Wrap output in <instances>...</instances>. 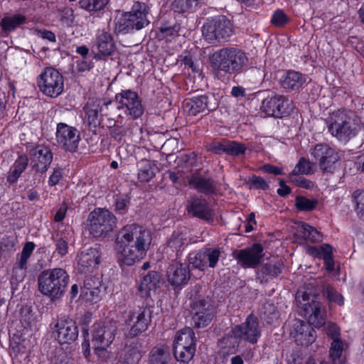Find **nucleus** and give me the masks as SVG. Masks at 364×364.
Listing matches in <instances>:
<instances>
[{
  "label": "nucleus",
  "instance_id": "nucleus-45",
  "mask_svg": "<svg viewBox=\"0 0 364 364\" xmlns=\"http://www.w3.org/2000/svg\"><path fill=\"white\" fill-rule=\"evenodd\" d=\"M108 3V0H80L79 6L88 11H100Z\"/></svg>",
  "mask_w": 364,
  "mask_h": 364
},
{
  "label": "nucleus",
  "instance_id": "nucleus-33",
  "mask_svg": "<svg viewBox=\"0 0 364 364\" xmlns=\"http://www.w3.org/2000/svg\"><path fill=\"white\" fill-rule=\"evenodd\" d=\"M280 262L266 263L261 267L257 273V277L261 282H267L269 280L277 277L282 270Z\"/></svg>",
  "mask_w": 364,
  "mask_h": 364
},
{
  "label": "nucleus",
  "instance_id": "nucleus-62",
  "mask_svg": "<svg viewBox=\"0 0 364 364\" xmlns=\"http://www.w3.org/2000/svg\"><path fill=\"white\" fill-rule=\"evenodd\" d=\"M250 183L255 188L266 190L269 188L268 183L265 181V180L259 176H253L250 178Z\"/></svg>",
  "mask_w": 364,
  "mask_h": 364
},
{
  "label": "nucleus",
  "instance_id": "nucleus-12",
  "mask_svg": "<svg viewBox=\"0 0 364 364\" xmlns=\"http://www.w3.org/2000/svg\"><path fill=\"white\" fill-rule=\"evenodd\" d=\"M152 311L150 307L136 306L128 311L126 323L130 326L128 336L134 338L145 331L151 321Z\"/></svg>",
  "mask_w": 364,
  "mask_h": 364
},
{
  "label": "nucleus",
  "instance_id": "nucleus-57",
  "mask_svg": "<svg viewBox=\"0 0 364 364\" xmlns=\"http://www.w3.org/2000/svg\"><path fill=\"white\" fill-rule=\"evenodd\" d=\"M299 173H295L294 174V171L289 175V178L291 182L295 183L296 186L302 187V188H309L311 182L302 176H299Z\"/></svg>",
  "mask_w": 364,
  "mask_h": 364
},
{
  "label": "nucleus",
  "instance_id": "nucleus-58",
  "mask_svg": "<svg viewBox=\"0 0 364 364\" xmlns=\"http://www.w3.org/2000/svg\"><path fill=\"white\" fill-rule=\"evenodd\" d=\"M34 247L35 245L33 242H26L23 247L20 259L18 260L21 264H27L28 259L32 254Z\"/></svg>",
  "mask_w": 364,
  "mask_h": 364
},
{
  "label": "nucleus",
  "instance_id": "nucleus-22",
  "mask_svg": "<svg viewBox=\"0 0 364 364\" xmlns=\"http://www.w3.org/2000/svg\"><path fill=\"white\" fill-rule=\"evenodd\" d=\"M295 341L301 346H308L315 341V331L307 323L296 320L290 332Z\"/></svg>",
  "mask_w": 364,
  "mask_h": 364
},
{
  "label": "nucleus",
  "instance_id": "nucleus-63",
  "mask_svg": "<svg viewBox=\"0 0 364 364\" xmlns=\"http://www.w3.org/2000/svg\"><path fill=\"white\" fill-rule=\"evenodd\" d=\"M326 333L333 340L340 339V329L334 323H329L326 328Z\"/></svg>",
  "mask_w": 364,
  "mask_h": 364
},
{
  "label": "nucleus",
  "instance_id": "nucleus-52",
  "mask_svg": "<svg viewBox=\"0 0 364 364\" xmlns=\"http://www.w3.org/2000/svg\"><path fill=\"white\" fill-rule=\"evenodd\" d=\"M312 166L313 164L309 160L301 158L292 171H294V174L299 173L300 174L308 175L313 173Z\"/></svg>",
  "mask_w": 364,
  "mask_h": 364
},
{
  "label": "nucleus",
  "instance_id": "nucleus-16",
  "mask_svg": "<svg viewBox=\"0 0 364 364\" xmlns=\"http://www.w3.org/2000/svg\"><path fill=\"white\" fill-rule=\"evenodd\" d=\"M80 132L73 127L65 123H59L56 129V141L63 149L74 152L78 146Z\"/></svg>",
  "mask_w": 364,
  "mask_h": 364
},
{
  "label": "nucleus",
  "instance_id": "nucleus-30",
  "mask_svg": "<svg viewBox=\"0 0 364 364\" xmlns=\"http://www.w3.org/2000/svg\"><path fill=\"white\" fill-rule=\"evenodd\" d=\"M196 348L195 333L191 328L186 327L176 333L173 348Z\"/></svg>",
  "mask_w": 364,
  "mask_h": 364
},
{
  "label": "nucleus",
  "instance_id": "nucleus-24",
  "mask_svg": "<svg viewBox=\"0 0 364 364\" xmlns=\"http://www.w3.org/2000/svg\"><path fill=\"white\" fill-rule=\"evenodd\" d=\"M100 253L96 248H85L77 255L78 269L82 272L95 268L100 263Z\"/></svg>",
  "mask_w": 364,
  "mask_h": 364
},
{
  "label": "nucleus",
  "instance_id": "nucleus-61",
  "mask_svg": "<svg viewBox=\"0 0 364 364\" xmlns=\"http://www.w3.org/2000/svg\"><path fill=\"white\" fill-rule=\"evenodd\" d=\"M159 30L165 37L173 36L177 35L178 26L176 24L172 26L163 24L160 26Z\"/></svg>",
  "mask_w": 364,
  "mask_h": 364
},
{
  "label": "nucleus",
  "instance_id": "nucleus-3",
  "mask_svg": "<svg viewBox=\"0 0 364 364\" xmlns=\"http://www.w3.org/2000/svg\"><path fill=\"white\" fill-rule=\"evenodd\" d=\"M68 282V274L61 268L44 270L38 277V290L51 300L58 299L65 292Z\"/></svg>",
  "mask_w": 364,
  "mask_h": 364
},
{
  "label": "nucleus",
  "instance_id": "nucleus-9",
  "mask_svg": "<svg viewBox=\"0 0 364 364\" xmlns=\"http://www.w3.org/2000/svg\"><path fill=\"white\" fill-rule=\"evenodd\" d=\"M296 302L303 309L305 316L316 327H321L325 323L322 304L314 299V296L307 293L303 289L296 294Z\"/></svg>",
  "mask_w": 364,
  "mask_h": 364
},
{
  "label": "nucleus",
  "instance_id": "nucleus-18",
  "mask_svg": "<svg viewBox=\"0 0 364 364\" xmlns=\"http://www.w3.org/2000/svg\"><path fill=\"white\" fill-rule=\"evenodd\" d=\"M53 333L60 344L71 343L78 337V328L76 323L69 318H59L55 325Z\"/></svg>",
  "mask_w": 364,
  "mask_h": 364
},
{
  "label": "nucleus",
  "instance_id": "nucleus-8",
  "mask_svg": "<svg viewBox=\"0 0 364 364\" xmlns=\"http://www.w3.org/2000/svg\"><path fill=\"white\" fill-rule=\"evenodd\" d=\"M202 33L209 43L221 40L226 41L233 33V26L225 16H220L207 20L202 27Z\"/></svg>",
  "mask_w": 364,
  "mask_h": 364
},
{
  "label": "nucleus",
  "instance_id": "nucleus-27",
  "mask_svg": "<svg viewBox=\"0 0 364 364\" xmlns=\"http://www.w3.org/2000/svg\"><path fill=\"white\" fill-rule=\"evenodd\" d=\"M188 183L198 191L205 194L214 193L216 188L212 178L203 177L197 171L189 177Z\"/></svg>",
  "mask_w": 364,
  "mask_h": 364
},
{
  "label": "nucleus",
  "instance_id": "nucleus-29",
  "mask_svg": "<svg viewBox=\"0 0 364 364\" xmlns=\"http://www.w3.org/2000/svg\"><path fill=\"white\" fill-rule=\"evenodd\" d=\"M306 77L299 72L289 70L281 81L282 87L288 91L298 90L306 82Z\"/></svg>",
  "mask_w": 364,
  "mask_h": 364
},
{
  "label": "nucleus",
  "instance_id": "nucleus-25",
  "mask_svg": "<svg viewBox=\"0 0 364 364\" xmlns=\"http://www.w3.org/2000/svg\"><path fill=\"white\" fill-rule=\"evenodd\" d=\"M26 22L25 16L21 14H6L0 21V35L8 36L9 33Z\"/></svg>",
  "mask_w": 364,
  "mask_h": 364
},
{
  "label": "nucleus",
  "instance_id": "nucleus-5",
  "mask_svg": "<svg viewBox=\"0 0 364 364\" xmlns=\"http://www.w3.org/2000/svg\"><path fill=\"white\" fill-rule=\"evenodd\" d=\"M211 61L215 68L232 74L240 72L247 65L248 58L240 49L225 48L215 52Z\"/></svg>",
  "mask_w": 364,
  "mask_h": 364
},
{
  "label": "nucleus",
  "instance_id": "nucleus-44",
  "mask_svg": "<svg viewBox=\"0 0 364 364\" xmlns=\"http://www.w3.org/2000/svg\"><path fill=\"white\" fill-rule=\"evenodd\" d=\"M318 204L316 199H309L304 196H299L296 198L295 205L301 211H311Z\"/></svg>",
  "mask_w": 364,
  "mask_h": 364
},
{
  "label": "nucleus",
  "instance_id": "nucleus-11",
  "mask_svg": "<svg viewBox=\"0 0 364 364\" xmlns=\"http://www.w3.org/2000/svg\"><path fill=\"white\" fill-rule=\"evenodd\" d=\"M39 90L46 96L57 97L64 89L63 75L54 68L47 67L40 74L38 81Z\"/></svg>",
  "mask_w": 364,
  "mask_h": 364
},
{
  "label": "nucleus",
  "instance_id": "nucleus-54",
  "mask_svg": "<svg viewBox=\"0 0 364 364\" xmlns=\"http://www.w3.org/2000/svg\"><path fill=\"white\" fill-rule=\"evenodd\" d=\"M353 197L358 213L364 217V191H355Z\"/></svg>",
  "mask_w": 364,
  "mask_h": 364
},
{
  "label": "nucleus",
  "instance_id": "nucleus-19",
  "mask_svg": "<svg viewBox=\"0 0 364 364\" xmlns=\"http://www.w3.org/2000/svg\"><path fill=\"white\" fill-rule=\"evenodd\" d=\"M263 251V247L255 243L250 247L235 250L232 255L242 267H255L260 263L264 256Z\"/></svg>",
  "mask_w": 364,
  "mask_h": 364
},
{
  "label": "nucleus",
  "instance_id": "nucleus-17",
  "mask_svg": "<svg viewBox=\"0 0 364 364\" xmlns=\"http://www.w3.org/2000/svg\"><path fill=\"white\" fill-rule=\"evenodd\" d=\"M117 329V323L114 321H108L103 325L95 324L92 341L95 348L106 349L112 343Z\"/></svg>",
  "mask_w": 364,
  "mask_h": 364
},
{
  "label": "nucleus",
  "instance_id": "nucleus-37",
  "mask_svg": "<svg viewBox=\"0 0 364 364\" xmlns=\"http://www.w3.org/2000/svg\"><path fill=\"white\" fill-rule=\"evenodd\" d=\"M99 107V105H93L92 106L87 105L85 107V122L87 124L90 128H96L100 124L99 111L102 112L103 109L102 107Z\"/></svg>",
  "mask_w": 364,
  "mask_h": 364
},
{
  "label": "nucleus",
  "instance_id": "nucleus-7",
  "mask_svg": "<svg viewBox=\"0 0 364 364\" xmlns=\"http://www.w3.org/2000/svg\"><path fill=\"white\" fill-rule=\"evenodd\" d=\"M195 288L198 289L200 287ZM198 292V290L196 291V295H191V313L193 326L200 328L207 326L210 323L215 314V308L209 297H201L197 294Z\"/></svg>",
  "mask_w": 364,
  "mask_h": 364
},
{
  "label": "nucleus",
  "instance_id": "nucleus-40",
  "mask_svg": "<svg viewBox=\"0 0 364 364\" xmlns=\"http://www.w3.org/2000/svg\"><path fill=\"white\" fill-rule=\"evenodd\" d=\"M343 350V344L341 339H336L332 341L329 356L334 364H344L346 360L342 358V353Z\"/></svg>",
  "mask_w": 364,
  "mask_h": 364
},
{
  "label": "nucleus",
  "instance_id": "nucleus-2",
  "mask_svg": "<svg viewBox=\"0 0 364 364\" xmlns=\"http://www.w3.org/2000/svg\"><path fill=\"white\" fill-rule=\"evenodd\" d=\"M329 133L341 142L347 143L360 129V120L350 110L339 109L331 112L326 119Z\"/></svg>",
  "mask_w": 364,
  "mask_h": 364
},
{
  "label": "nucleus",
  "instance_id": "nucleus-53",
  "mask_svg": "<svg viewBox=\"0 0 364 364\" xmlns=\"http://www.w3.org/2000/svg\"><path fill=\"white\" fill-rule=\"evenodd\" d=\"M27 264H21L20 261L16 262L12 270V280L16 282H22L26 277Z\"/></svg>",
  "mask_w": 364,
  "mask_h": 364
},
{
  "label": "nucleus",
  "instance_id": "nucleus-32",
  "mask_svg": "<svg viewBox=\"0 0 364 364\" xmlns=\"http://www.w3.org/2000/svg\"><path fill=\"white\" fill-rule=\"evenodd\" d=\"M188 244V237L186 231H175L167 241V252H175L176 255L182 251Z\"/></svg>",
  "mask_w": 364,
  "mask_h": 364
},
{
  "label": "nucleus",
  "instance_id": "nucleus-51",
  "mask_svg": "<svg viewBox=\"0 0 364 364\" xmlns=\"http://www.w3.org/2000/svg\"><path fill=\"white\" fill-rule=\"evenodd\" d=\"M92 288H101V281L98 277L88 276L84 281V285L81 288V294H87V290H91Z\"/></svg>",
  "mask_w": 364,
  "mask_h": 364
},
{
  "label": "nucleus",
  "instance_id": "nucleus-43",
  "mask_svg": "<svg viewBox=\"0 0 364 364\" xmlns=\"http://www.w3.org/2000/svg\"><path fill=\"white\" fill-rule=\"evenodd\" d=\"M260 315L267 322L271 323L278 318V311L273 304L265 303L260 309Z\"/></svg>",
  "mask_w": 364,
  "mask_h": 364
},
{
  "label": "nucleus",
  "instance_id": "nucleus-49",
  "mask_svg": "<svg viewBox=\"0 0 364 364\" xmlns=\"http://www.w3.org/2000/svg\"><path fill=\"white\" fill-rule=\"evenodd\" d=\"M246 147L244 144L235 141L226 140V154L232 156H239L245 153Z\"/></svg>",
  "mask_w": 364,
  "mask_h": 364
},
{
  "label": "nucleus",
  "instance_id": "nucleus-15",
  "mask_svg": "<svg viewBox=\"0 0 364 364\" xmlns=\"http://www.w3.org/2000/svg\"><path fill=\"white\" fill-rule=\"evenodd\" d=\"M232 333L235 338L243 339L251 343H257L261 334L257 318L252 314H250L243 323L232 328Z\"/></svg>",
  "mask_w": 364,
  "mask_h": 364
},
{
  "label": "nucleus",
  "instance_id": "nucleus-46",
  "mask_svg": "<svg viewBox=\"0 0 364 364\" xmlns=\"http://www.w3.org/2000/svg\"><path fill=\"white\" fill-rule=\"evenodd\" d=\"M203 252L204 260L211 268H214L220 257L221 252L219 249L207 248Z\"/></svg>",
  "mask_w": 364,
  "mask_h": 364
},
{
  "label": "nucleus",
  "instance_id": "nucleus-28",
  "mask_svg": "<svg viewBox=\"0 0 364 364\" xmlns=\"http://www.w3.org/2000/svg\"><path fill=\"white\" fill-rule=\"evenodd\" d=\"M208 97L205 95L186 99L183 102V109L189 115L196 116L207 109Z\"/></svg>",
  "mask_w": 364,
  "mask_h": 364
},
{
  "label": "nucleus",
  "instance_id": "nucleus-14",
  "mask_svg": "<svg viewBox=\"0 0 364 364\" xmlns=\"http://www.w3.org/2000/svg\"><path fill=\"white\" fill-rule=\"evenodd\" d=\"M312 154L318 161L320 169L325 173H333L340 166L338 152L327 144L315 146Z\"/></svg>",
  "mask_w": 364,
  "mask_h": 364
},
{
  "label": "nucleus",
  "instance_id": "nucleus-6",
  "mask_svg": "<svg viewBox=\"0 0 364 364\" xmlns=\"http://www.w3.org/2000/svg\"><path fill=\"white\" fill-rule=\"evenodd\" d=\"M115 216L108 210L97 208L88 216L90 234L96 238L107 237L116 228Z\"/></svg>",
  "mask_w": 364,
  "mask_h": 364
},
{
  "label": "nucleus",
  "instance_id": "nucleus-41",
  "mask_svg": "<svg viewBox=\"0 0 364 364\" xmlns=\"http://www.w3.org/2000/svg\"><path fill=\"white\" fill-rule=\"evenodd\" d=\"M220 353L223 358L236 353V341L235 337L225 336L219 341Z\"/></svg>",
  "mask_w": 364,
  "mask_h": 364
},
{
  "label": "nucleus",
  "instance_id": "nucleus-59",
  "mask_svg": "<svg viewBox=\"0 0 364 364\" xmlns=\"http://www.w3.org/2000/svg\"><path fill=\"white\" fill-rule=\"evenodd\" d=\"M208 150L215 154H226V140L212 142L208 146Z\"/></svg>",
  "mask_w": 364,
  "mask_h": 364
},
{
  "label": "nucleus",
  "instance_id": "nucleus-39",
  "mask_svg": "<svg viewBox=\"0 0 364 364\" xmlns=\"http://www.w3.org/2000/svg\"><path fill=\"white\" fill-rule=\"evenodd\" d=\"M298 235L304 240L311 242H317L322 240L321 234L312 226L302 223L299 228Z\"/></svg>",
  "mask_w": 364,
  "mask_h": 364
},
{
  "label": "nucleus",
  "instance_id": "nucleus-34",
  "mask_svg": "<svg viewBox=\"0 0 364 364\" xmlns=\"http://www.w3.org/2000/svg\"><path fill=\"white\" fill-rule=\"evenodd\" d=\"M97 46L99 53L103 56L111 55L115 50L113 38L111 34L107 32H102L97 36Z\"/></svg>",
  "mask_w": 364,
  "mask_h": 364
},
{
  "label": "nucleus",
  "instance_id": "nucleus-38",
  "mask_svg": "<svg viewBox=\"0 0 364 364\" xmlns=\"http://www.w3.org/2000/svg\"><path fill=\"white\" fill-rule=\"evenodd\" d=\"M170 353L166 347H154L149 355V364H168Z\"/></svg>",
  "mask_w": 364,
  "mask_h": 364
},
{
  "label": "nucleus",
  "instance_id": "nucleus-36",
  "mask_svg": "<svg viewBox=\"0 0 364 364\" xmlns=\"http://www.w3.org/2000/svg\"><path fill=\"white\" fill-rule=\"evenodd\" d=\"M28 162V159L26 155H21L16 160L7 177V181L10 183H14L17 181L21 173L27 167Z\"/></svg>",
  "mask_w": 364,
  "mask_h": 364
},
{
  "label": "nucleus",
  "instance_id": "nucleus-64",
  "mask_svg": "<svg viewBox=\"0 0 364 364\" xmlns=\"http://www.w3.org/2000/svg\"><path fill=\"white\" fill-rule=\"evenodd\" d=\"M56 250L59 255L61 256H64L68 252V242L64 240L63 238L60 237L57 240L55 244Z\"/></svg>",
  "mask_w": 364,
  "mask_h": 364
},
{
  "label": "nucleus",
  "instance_id": "nucleus-55",
  "mask_svg": "<svg viewBox=\"0 0 364 364\" xmlns=\"http://www.w3.org/2000/svg\"><path fill=\"white\" fill-rule=\"evenodd\" d=\"M128 132H130L129 127H120V126H110L109 134L116 141L122 140V137L127 135Z\"/></svg>",
  "mask_w": 364,
  "mask_h": 364
},
{
  "label": "nucleus",
  "instance_id": "nucleus-31",
  "mask_svg": "<svg viewBox=\"0 0 364 364\" xmlns=\"http://www.w3.org/2000/svg\"><path fill=\"white\" fill-rule=\"evenodd\" d=\"M160 275L156 272H149L144 276L139 285V291L141 297L150 295L151 291H155L159 287Z\"/></svg>",
  "mask_w": 364,
  "mask_h": 364
},
{
  "label": "nucleus",
  "instance_id": "nucleus-42",
  "mask_svg": "<svg viewBox=\"0 0 364 364\" xmlns=\"http://www.w3.org/2000/svg\"><path fill=\"white\" fill-rule=\"evenodd\" d=\"M175 358L181 363H188L193 357L196 348H173Z\"/></svg>",
  "mask_w": 364,
  "mask_h": 364
},
{
  "label": "nucleus",
  "instance_id": "nucleus-4",
  "mask_svg": "<svg viewBox=\"0 0 364 364\" xmlns=\"http://www.w3.org/2000/svg\"><path fill=\"white\" fill-rule=\"evenodd\" d=\"M148 13L149 6L145 3L135 1L131 11L124 13L117 20L115 31L118 33H127L144 28L149 23Z\"/></svg>",
  "mask_w": 364,
  "mask_h": 364
},
{
  "label": "nucleus",
  "instance_id": "nucleus-47",
  "mask_svg": "<svg viewBox=\"0 0 364 364\" xmlns=\"http://www.w3.org/2000/svg\"><path fill=\"white\" fill-rule=\"evenodd\" d=\"M188 262L192 264L193 267L203 269L207 265V261L204 260L203 252L191 253L188 256Z\"/></svg>",
  "mask_w": 364,
  "mask_h": 364
},
{
  "label": "nucleus",
  "instance_id": "nucleus-21",
  "mask_svg": "<svg viewBox=\"0 0 364 364\" xmlns=\"http://www.w3.org/2000/svg\"><path fill=\"white\" fill-rule=\"evenodd\" d=\"M186 211L189 215L205 221L213 219V210L209 206L207 200L197 196L191 197L187 200Z\"/></svg>",
  "mask_w": 364,
  "mask_h": 364
},
{
  "label": "nucleus",
  "instance_id": "nucleus-1",
  "mask_svg": "<svg viewBox=\"0 0 364 364\" xmlns=\"http://www.w3.org/2000/svg\"><path fill=\"white\" fill-rule=\"evenodd\" d=\"M151 234L133 223L124 226L117 234L115 250L122 264L131 266L145 257L151 242Z\"/></svg>",
  "mask_w": 364,
  "mask_h": 364
},
{
  "label": "nucleus",
  "instance_id": "nucleus-23",
  "mask_svg": "<svg viewBox=\"0 0 364 364\" xmlns=\"http://www.w3.org/2000/svg\"><path fill=\"white\" fill-rule=\"evenodd\" d=\"M53 160V154L46 146H37L31 154V166L36 172L44 173Z\"/></svg>",
  "mask_w": 364,
  "mask_h": 364
},
{
  "label": "nucleus",
  "instance_id": "nucleus-26",
  "mask_svg": "<svg viewBox=\"0 0 364 364\" xmlns=\"http://www.w3.org/2000/svg\"><path fill=\"white\" fill-rule=\"evenodd\" d=\"M140 348L141 345L137 340L127 343L119 358L120 364H138L141 358Z\"/></svg>",
  "mask_w": 364,
  "mask_h": 364
},
{
  "label": "nucleus",
  "instance_id": "nucleus-56",
  "mask_svg": "<svg viewBox=\"0 0 364 364\" xmlns=\"http://www.w3.org/2000/svg\"><path fill=\"white\" fill-rule=\"evenodd\" d=\"M289 21L287 16L282 10H277L271 19V23L275 26H282Z\"/></svg>",
  "mask_w": 364,
  "mask_h": 364
},
{
  "label": "nucleus",
  "instance_id": "nucleus-13",
  "mask_svg": "<svg viewBox=\"0 0 364 364\" xmlns=\"http://www.w3.org/2000/svg\"><path fill=\"white\" fill-rule=\"evenodd\" d=\"M264 99L262 102L260 109L269 116L277 118L289 115L293 110V105L291 100L287 97L281 95H270L264 92Z\"/></svg>",
  "mask_w": 364,
  "mask_h": 364
},
{
  "label": "nucleus",
  "instance_id": "nucleus-20",
  "mask_svg": "<svg viewBox=\"0 0 364 364\" xmlns=\"http://www.w3.org/2000/svg\"><path fill=\"white\" fill-rule=\"evenodd\" d=\"M166 275L168 283L175 287L187 284L191 279L188 265L176 260L169 264Z\"/></svg>",
  "mask_w": 364,
  "mask_h": 364
},
{
  "label": "nucleus",
  "instance_id": "nucleus-35",
  "mask_svg": "<svg viewBox=\"0 0 364 364\" xmlns=\"http://www.w3.org/2000/svg\"><path fill=\"white\" fill-rule=\"evenodd\" d=\"M138 178L141 182H149L158 171L157 166L152 162L143 159L139 162Z\"/></svg>",
  "mask_w": 364,
  "mask_h": 364
},
{
  "label": "nucleus",
  "instance_id": "nucleus-60",
  "mask_svg": "<svg viewBox=\"0 0 364 364\" xmlns=\"http://www.w3.org/2000/svg\"><path fill=\"white\" fill-rule=\"evenodd\" d=\"M87 301H90L92 303H97L100 300L102 296V290L101 288L95 289L87 290V294H82Z\"/></svg>",
  "mask_w": 364,
  "mask_h": 364
},
{
  "label": "nucleus",
  "instance_id": "nucleus-10",
  "mask_svg": "<svg viewBox=\"0 0 364 364\" xmlns=\"http://www.w3.org/2000/svg\"><path fill=\"white\" fill-rule=\"evenodd\" d=\"M119 117H128L130 119H136L144 113V107L136 92L130 90H122L115 95Z\"/></svg>",
  "mask_w": 364,
  "mask_h": 364
},
{
  "label": "nucleus",
  "instance_id": "nucleus-48",
  "mask_svg": "<svg viewBox=\"0 0 364 364\" xmlns=\"http://www.w3.org/2000/svg\"><path fill=\"white\" fill-rule=\"evenodd\" d=\"M198 4V0H174L173 7L178 12H185L196 8Z\"/></svg>",
  "mask_w": 364,
  "mask_h": 364
},
{
  "label": "nucleus",
  "instance_id": "nucleus-50",
  "mask_svg": "<svg viewBox=\"0 0 364 364\" xmlns=\"http://www.w3.org/2000/svg\"><path fill=\"white\" fill-rule=\"evenodd\" d=\"M324 294L326 296L329 302L336 303L338 305H343V296L338 293L333 287L327 286L324 289Z\"/></svg>",
  "mask_w": 364,
  "mask_h": 364
}]
</instances>
